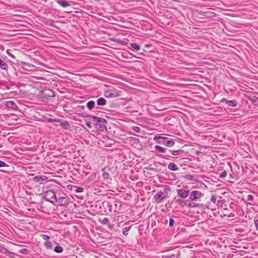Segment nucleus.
I'll list each match as a JSON object with an SVG mask.
<instances>
[{
    "label": "nucleus",
    "mask_w": 258,
    "mask_h": 258,
    "mask_svg": "<svg viewBox=\"0 0 258 258\" xmlns=\"http://www.w3.org/2000/svg\"><path fill=\"white\" fill-rule=\"evenodd\" d=\"M102 223L104 224H109V219L107 218H104L102 220Z\"/></svg>",
    "instance_id": "39"
},
{
    "label": "nucleus",
    "mask_w": 258,
    "mask_h": 258,
    "mask_svg": "<svg viewBox=\"0 0 258 258\" xmlns=\"http://www.w3.org/2000/svg\"><path fill=\"white\" fill-rule=\"evenodd\" d=\"M102 171H103L102 176L104 178V179H109L110 175L107 172L105 171V169H103Z\"/></svg>",
    "instance_id": "29"
},
{
    "label": "nucleus",
    "mask_w": 258,
    "mask_h": 258,
    "mask_svg": "<svg viewBox=\"0 0 258 258\" xmlns=\"http://www.w3.org/2000/svg\"><path fill=\"white\" fill-rule=\"evenodd\" d=\"M47 177L44 175H38L33 177V180L35 182L42 184L43 182L47 179Z\"/></svg>",
    "instance_id": "11"
},
{
    "label": "nucleus",
    "mask_w": 258,
    "mask_h": 258,
    "mask_svg": "<svg viewBox=\"0 0 258 258\" xmlns=\"http://www.w3.org/2000/svg\"><path fill=\"white\" fill-rule=\"evenodd\" d=\"M165 154L161 156V157L166 160H169L170 158H172L173 157L171 155V152H168L166 151L164 153Z\"/></svg>",
    "instance_id": "26"
},
{
    "label": "nucleus",
    "mask_w": 258,
    "mask_h": 258,
    "mask_svg": "<svg viewBox=\"0 0 258 258\" xmlns=\"http://www.w3.org/2000/svg\"><path fill=\"white\" fill-rule=\"evenodd\" d=\"M184 177L185 179L189 181H194L195 180L194 176L190 174H186L184 176Z\"/></svg>",
    "instance_id": "31"
},
{
    "label": "nucleus",
    "mask_w": 258,
    "mask_h": 258,
    "mask_svg": "<svg viewBox=\"0 0 258 258\" xmlns=\"http://www.w3.org/2000/svg\"><path fill=\"white\" fill-rule=\"evenodd\" d=\"M86 106H87V107L89 110H92V109H93L95 107V102L93 100H90L87 103Z\"/></svg>",
    "instance_id": "22"
},
{
    "label": "nucleus",
    "mask_w": 258,
    "mask_h": 258,
    "mask_svg": "<svg viewBox=\"0 0 258 258\" xmlns=\"http://www.w3.org/2000/svg\"><path fill=\"white\" fill-rule=\"evenodd\" d=\"M67 204V195L63 193L57 192L56 201H55L54 205H59L60 206H63Z\"/></svg>",
    "instance_id": "3"
},
{
    "label": "nucleus",
    "mask_w": 258,
    "mask_h": 258,
    "mask_svg": "<svg viewBox=\"0 0 258 258\" xmlns=\"http://www.w3.org/2000/svg\"><path fill=\"white\" fill-rule=\"evenodd\" d=\"M132 48L136 50H139L140 49V46L137 43H131L130 44Z\"/></svg>",
    "instance_id": "27"
},
{
    "label": "nucleus",
    "mask_w": 258,
    "mask_h": 258,
    "mask_svg": "<svg viewBox=\"0 0 258 258\" xmlns=\"http://www.w3.org/2000/svg\"><path fill=\"white\" fill-rule=\"evenodd\" d=\"M57 3L60 6L64 8L71 6L70 3L67 0H58Z\"/></svg>",
    "instance_id": "18"
},
{
    "label": "nucleus",
    "mask_w": 258,
    "mask_h": 258,
    "mask_svg": "<svg viewBox=\"0 0 258 258\" xmlns=\"http://www.w3.org/2000/svg\"><path fill=\"white\" fill-rule=\"evenodd\" d=\"M180 255V253L179 251H177L176 253H172L171 254H169L168 255L163 256V258H175L176 257L177 258L178 256Z\"/></svg>",
    "instance_id": "24"
},
{
    "label": "nucleus",
    "mask_w": 258,
    "mask_h": 258,
    "mask_svg": "<svg viewBox=\"0 0 258 258\" xmlns=\"http://www.w3.org/2000/svg\"><path fill=\"white\" fill-rule=\"evenodd\" d=\"M227 174V171L226 170H224L221 173V174H220V177L221 178H224L226 176Z\"/></svg>",
    "instance_id": "36"
},
{
    "label": "nucleus",
    "mask_w": 258,
    "mask_h": 258,
    "mask_svg": "<svg viewBox=\"0 0 258 258\" xmlns=\"http://www.w3.org/2000/svg\"><path fill=\"white\" fill-rule=\"evenodd\" d=\"M61 126L64 128L65 130H69L70 129V123L68 121H65L61 122Z\"/></svg>",
    "instance_id": "25"
},
{
    "label": "nucleus",
    "mask_w": 258,
    "mask_h": 258,
    "mask_svg": "<svg viewBox=\"0 0 258 258\" xmlns=\"http://www.w3.org/2000/svg\"><path fill=\"white\" fill-rule=\"evenodd\" d=\"M254 223H255L256 229L258 230V219H256L254 220Z\"/></svg>",
    "instance_id": "45"
},
{
    "label": "nucleus",
    "mask_w": 258,
    "mask_h": 258,
    "mask_svg": "<svg viewBox=\"0 0 258 258\" xmlns=\"http://www.w3.org/2000/svg\"><path fill=\"white\" fill-rule=\"evenodd\" d=\"M85 116L90 117V120L94 121L96 122H97V123H96V125H98L99 126V127L101 128V131H103L104 129H106V127L105 125V123L106 122V120L105 118L96 116L95 115H89L88 114Z\"/></svg>",
    "instance_id": "1"
},
{
    "label": "nucleus",
    "mask_w": 258,
    "mask_h": 258,
    "mask_svg": "<svg viewBox=\"0 0 258 258\" xmlns=\"http://www.w3.org/2000/svg\"><path fill=\"white\" fill-rule=\"evenodd\" d=\"M254 199V197L252 195H248L247 197V201H252Z\"/></svg>",
    "instance_id": "42"
},
{
    "label": "nucleus",
    "mask_w": 258,
    "mask_h": 258,
    "mask_svg": "<svg viewBox=\"0 0 258 258\" xmlns=\"http://www.w3.org/2000/svg\"><path fill=\"white\" fill-rule=\"evenodd\" d=\"M76 192H82L83 191V188L81 187H78L76 188L75 190Z\"/></svg>",
    "instance_id": "41"
},
{
    "label": "nucleus",
    "mask_w": 258,
    "mask_h": 258,
    "mask_svg": "<svg viewBox=\"0 0 258 258\" xmlns=\"http://www.w3.org/2000/svg\"><path fill=\"white\" fill-rule=\"evenodd\" d=\"M140 55H145L144 54L143 52H140Z\"/></svg>",
    "instance_id": "49"
},
{
    "label": "nucleus",
    "mask_w": 258,
    "mask_h": 258,
    "mask_svg": "<svg viewBox=\"0 0 258 258\" xmlns=\"http://www.w3.org/2000/svg\"><path fill=\"white\" fill-rule=\"evenodd\" d=\"M57 195V192L51 189L47 190L44 192V199L53 204H55V201H56Z\"/></svg>",
    "instance_id": "2"
},
{
    "label": "nucleus",
    "mask_w": 258,
    "mask_h": 258,
    "mask_svg": "<svg viewBox=\"0 0 258 258\" xmlns=\"http://www.w3.org/2000/svg\"><path fill=\"white\" fill-rule=\"evenodd\" d=\"M54 251L56 252V253H61L63 252V248L60 246H56L54 249Z\"/></svg>",
    "instance_id": "28"
},
{
    "label": "nucleus",
    "mask_w": 258,
    "mask_h": 258,
    "mask_svg": "<svg viewBox=\"0 0 258 258\" xmlns=\"http://www.w3.org/2000/svg\"><path fill=\"white\" fill-rule=\"evenodd\" d=\"M7 53H8V54L9 56H11L12 57H13V58L15 57L14 55L12 53L10 52V50H7Z\"/></svg>",
    "instance_id": "44"
},
{
    "label": "nucleus",
    "mask_w": 258,
    "mask_h": 258,
    "mask_svg": "<svg viewBox=\"0 0 258 258\" xmlns=\"http://www.w3.org/2000/svg\"><path fill=\"white\" fill-rule=\"evenodd\" d=\"M202 15L206 18H213L216 16V14L211 11H205L202 12Z\"/></svg>",
    "instance_id": "15"
},
{
    "label": "nucleus",
    "mask_w": 258,
    "mask_h": 258,
    "mask_svg": "<svg viewBox=\"0 0 258 258\" xmlns=\"http://www.w3.org/2000/svg\"><path fill=\"white\" fill-rule=\"evenodd\" d=\"M183 198H174V200L176 203L179 205L181 207H184V206H187V203L188 201H184L183 200Z\"/></svg>",
    "instance_id": "12"
},
{
    "label": "nucleus",
    "mask_w": 258,
    "mask_h": 258,
    "mask_svg": "<svg viewBox=\"0 0 258 258\" xmlns=\"http://www.w3.org/2000/svg\"><path fill=\"white\" fill-rule=\"evenodd\" d=\"M203 206V204L196 203L194 202H190L189 200H188L187 203V206L190 208H201Z\"/></svg>",
    "instance_id": "13"
},
{
    "label": "nucleus",
    "mask_w": 258,
    "mask_h": 258,
    "mask_svg": "<svg viewBox=\"0 0 258 258\" xmlns=\"http://www.w3.org/2000/svg\"><path fill=\"white\" fill-rule=\"evenodd\" d=\"M252 103L254 105H258V97L252 100Z\"/></svg>",
    "instance_id": "43"
},
{
    "label": "nucleus",
    "mask_w": 258,
    "mask_h": 258,
    "mask_svg": "<svg viewBox=\"0 0 258 258\" xmlns=\"http://www.w3.org/2000/svg\"><path fill=\"white\" fill-rule=\"evenodd\" d=\"M107 101L103 97H100L96 100V104L98 106H104L106 104Z\"/></svg>",
    "instance_id": "14"
},
{
    "label": "nucleus",
    "mask_w": 258,
    "mask_h": 258,
    "mask_svg": "<svg viewBox=\"0 0 258 258\" xmlns=\"http://www.w3.org/2000/svg\"><path fill=\"white\" fill-rule=\"evenodd\" d=\"M6 106L7 108L11 109L13 110H17L18 106L15 102L13 101H8L6 102Z\"/></svg>",
    "instance_id": "10"
},
{
    "label": "nucleus",
    "mask_w": 258,
    "mask_h": 258,
    "mask_svg": "<svg viewBox=\"0 0 258 258\" xmlns=\"http://www.w3.org/2000/svg\"><path fill=\"white\" fill-rule=\"evenodd\" d=\"M248 204H249L250 205H251V206H253V205H254V204H252V203H249Z\"/></svg>",
    "instance_id": "50"
},
{
    "label": "nucleus",
    "mask_w": 258,
    "mask_h": 258,
    "mask_svg": "<svg viewBox=\"0 0 258 258\" xmlns=\"http://www.w3.org/2000/svg\"><path fill=\"white\" fill-rule=\"evenodd\" d=\"M21 64L23 65L22 68L24 70H27V71L30 70V68H33V67H34V66H33L32 64H30V63H27V62H24V61H22L21 62Z\"/></svg>",
    "instance_id": "19"
},
{
    "label": "nucleus",
    "mask_w": 258,
    "mask_h": 258,
    "mask_svg": "<svg viewBox=\"0 0 258 258\" xmlns=\"http://www.w3.org/2000/svg\"><path fill=\"white\" fill-rule=\"evenodd\" d=\"M10 166L8 165L4 161L0 160V167H9Z\"/></svg>",
    "instance_id": "34"
},
{
    "label": "nucleus",
    "mask_w": 258,
    "mask_h": 258,
    "mask_svg": "<svg viewBox=\"0 0 258 258\" xmlns=\"http://www.w3.org/2000/svg\"><path fill=\"white\" fill-rule=\"evenodd\" d=\"M29 250L26 248H24L20 250L21 253L26 254L29 253Z\"/></svg>",
    "instance_id": "35"
},
{
    "label": "nucleus",
    "mask_w": 258,
    "mask_h": 258,
    "mask_svg": "<svg viewBox=\"0 0 258 258\" xmlns=\"http://www.w3.org/2000/svg\"><path fill=\"white\" fill-rule=\"evenodd\" d=\"M157 140H158L157 141L158 143L162 144L167 147H171L175 144L174 140L166 137H159L157 138Z\"/></svg>",
    "instance_id": "4"
},
{
    "label": "nucleus",
    "mask_w": 258,
    "mask_h": 258,
    "mask_svg": "<svg viewBox=\"0 0 258 258\" xmlns=\"http://www.w3.org/2000/svg\"><path fill=\"white\" fill-rule=\"evenodd\" d=\"M175 223L174 220L173 218L169 219V226L172 227L173 226L174 224Z\"/></svg>",
    "instance_id": "38"
},
{
    "label": "nucleus",
    "mask_w": 258,
    "mask_h": 258,
    "mask_svg": "<svg viewBox=\"0 0 258 258\" xmlns=\"http://www.w3.org/2000/svg\"><path fill=\"white\" fill-rule=\"evenodd\" d=\"M0 68L4 70H7L8 69V64L1 58H0Z\"/></svg>",
    "instance_id": "21"
},
{
    "label": "nucleus",
    "mask_w": 258,
    "mask_h": 258,
    "mask_svg": "<svg viewBox=\"0 0 258 258\" xmlns=\"http://www.w3.org/2000/svg\"><path fill=\"white\" fill-rule=\"evenodd\" d=\"M41 236L44 240H46L47 241H48V240L50 239V236L47 235L41 234Z\"/></svg>",
    "instance_id": "37"
},
{
    "label": "nucleus",
    "mask_w": 258,
    "mask_h": 258,
    "mask_svg": "<svg viewBox=\"0 0 258 258\" xmlns=\"http://www.w3.org/2000/svg\"><path fill=\"white\" fill-rule=\"evenodd\" d=\"M4 250H5V251H6L7 252H8V249H7V248H4Z\"/></svg>",
    "instance_id": "52"
},
{
    "label": "nucleus",
    "mask_w": 258,
    "mask_h": 258,
    "mask_svg": "<svg viewBox=\"0 0 258 258\" xmlns=\"http://www.w3.org/2000/svg\"><path fill=\"white\" fill-rule=\"evenodd\" d=\"M104 96L106 98H115L119 96V93L117 91L107 90L104 91Z\"/></svg>",
    "instance_id": "8"
},
{
    "label": "nucleus",
    "mask_w": 258,
    "mask_h": 258,
    "mask_svg": "<svg viewBox=\"0 0 258 258\" xmlns=\"http://www.w3.org/2000/svg\"><path fill=\"white\" fill-rule=\"evenodd\" d=\"M1 49H2V50H4V46H1Z\"/></svg>",
    "instance_id": "51"
},
{
    "label": "nucleus",
    "mask_w": 258,
    "mask_h": 258,
    "mask_svg": "<svg viewBox=\"0 0 258 258\" xmlns=\"http://www.w3.org/2000/svg\"><path fill=\"white\" fill-rule=\"evenodd\" d=\"M86 125L90 128H91L92 126L91 125V122H89V121H87L86 122Z\"/></svg>",
    "instance_id": "46"
},
{
    "label": "nucleus",
    "mask_w": 258,
    "mask_h": 258,
    "mask_svg": "<svg viewBox=\"0 0 258 258\" xmlns=\"http://www.w3.org/2000/svg\"><path fill=\"white\" fill-rule=\"evenodd\" d=\"M168 168L172 171H177L179 170L177 165L174 163H170L168 165Z\"/></svg>",
    "instance_id": "20"
},
{
    "label": "nucleus",
    "mask_w": 258,
    "mask_h": 258,
    "mask_svg": "<svg viewBox=\"0 0 258 258\" xmlns=\"http://www.w3.org/2000/svg\"><path fill=\"white\" fill-rule=\"evenodd\" d=\"M204 196L200 191L194 190L190 191L189 195V200L190 201H197L200 198Z\"/></svg>",
    "instance_id": "5"
},
{
    "label": "nucleus",
    "mask_w": 258,
    "mask_h": 258,
    "mask_svg": "<svg viewBox=\"0 0 258 258\" xmlns=\"http://www.w3.org/2000/svg\"><path fill=\"white\" fill-rule=\"evenodd\" d=\"M168 196V192L166 189H164L163 191H160L157 192L154 197V199L158 203H160L161 201L165 199Z\"/></svg>",
    "instance_id": "6"
},
{
    "label": "nucleus",
    "mask_w": 258,
    "mask_h": 258,
    "mask_svg": "<svg viewBox=\"0 0 258 258\" xmlns=\"http://www.w3.org/2000/svg\"><path fill=\"white\" fill-rule=\"evenodd\" d=\"M234 215L233 213H231V214H229V215L228 216V217H229V218L232 217H233V216H234Z\"/></svg>",
    "instance_id": "48"
},
{
    "label": "nucleus",
    "mask_w": 258,
    "mask_h": 258,
    "mask_svg": "<svg viewBox=\"0 0 258 258\" xmlns=\"http://www.w3.org/2000/svg\"><path fill=\"white\" fill-rule=\"evenodd\" d=\"M124 225L125 226L122 229V233L124 235H127L128 231H130L132 226H130L128 223H125Z\"/></svg>",
    "instance_id": "17"
},
{
    "label": "nucleus",
    "mask_w": 258,
    "mask_h": 258,
    "mask_svg": "<svg viewBox=\"0 0 258 258\" xmlns=\"http://www.w3.org/2000/svg\"><path fill=\"white\" fill-rule=\"evenodd\" d=\"M133 130L136 132V133H140L141 129L140 128V127H139V126H134L132 128Z\"/></svg>",
    "instance_id": "33"
},
{
    "label": "nucleus",
    "mask_w": 258,
    "mask_h": 258,
    "mask_svg": "<svg viewBox=\"0 0 258 258\" xmlns=\"http://www.w3.org/2000/svg\"><path fill=\"white\" fill-rule=\"evenodd\" d=\"M155 149L157 151L162 153H164L166 151H167L168 152H170V150L167 149V148H164L158 145L155 146Z\"/></svg>",
    "instance_id": "16"
},
{
    "label": "nucleus",
    "mask_w": 258,
    "mask_h": 258,
    "mask_svg": "<svg viewBox=\"0 0 258 258\" xmlns=\"http://www.w3.org/2000/svg\"><path fill=\"white\" fill-rule=\"evenodd\" d=\"M189 192L190 190L188 189L187 187L177 189V195L183 199H185L188 196L189 197Z\"/></svg>",
    "instance_id": "7"
},
{
    "label": "nucleus",
    "mask_w": 258,
    "mask_h": 258,
    "mask_svg": "<svg viewBox=\"0 0 258 258\" xmlns=\"http://www.w3.org/2000/svg\"><path fill=\"white\" fill-rule=\"evenodd\" d=\"M170 152L173 156H177L182 155L183 153V151L182 150H170Z\"/></svg>",
    "instance_id": "23"
},
{
    "label": "nucleus",
    "mask_w": 258,
    "mask_h": 258,
    "mask_svg": "<svg viewBox=\"0 0 258 258\" xmlns=\"http://www.w3.org/2000/svg\"><path fill=\"white\" fill-rule=\"evenodd\" d=\"M217 200V197L216 196H212L211 198V201L213 202L214 204L216 203Z\"/></svg>",
    "instance_id": "40"
},
{
    "label": "nucleus",
    "mask_w": 258,
    "mask_h": 258,
    "mask_svg": "<svg viewBox=\"0 0 258 258\" xmlns=\"http://www.w3.org/2000/svg\"><path fill=\"white\" fill-rule=\"evenodd\" d=\"M45 247L47 249H52V243L51 241H46L44 244Z\"/></svg>",
    "instance_id": "30"
},
{
    "label": "nucleus",
    "mask_w": 258,
    "mask_h": 258,
    "mask_svg": "<svg viewBox=\"0 0 258 258\" xmlns=\"http://www.w3.org/2000/svg\"><path fill=\"white\" fill-rule=\"evenodd\" d=\"M222 201H218V203H221V202H222Z\"/></svg>",
    "instance_id": "53"
},
{
    "label": "nucleus",
    "mask_w": 258,
    "mask_h": 258,
    "mask_svg": "<svg viewBox=\"0 0 258 258\" xmlns=\"http://www.w3.org/2000/svg\"><path fill=\"white\" fill-rule=\"evenodd\" d=\"M47 120L49 122H60V119H57V118H54V119L49 118V119H48Z\"/></svg>",
    "instance_id": "32"
},
{
    "label": "nucleus",
    "mask_w": 258,
    "mask_h": 258,
    "mask_svg": "<svg viewBox=\"0 0 258 258\" xmlns=\"http://www.w3.org/2000/svg\"><path fill=\"white\" fill-rule=\"evenodd\" d=\"M152 45L151 44H145V46L146 48H149Z\"/></svg>",
    "instance_id": "47"
},
{
    "label": "nucleus",
    "mask_w": 258,
    "mask_h": 258,
    "mask_svg": "<svg viewBox=\"0 0 258 258\" xmlns=\"http://www.w3.org/2000/svg\"><path fill=\"white\" fill-rule=\"evenodd\" d=\"M221 102H225L229 106L231 107H236L237 105L236 100H228L226 98H223L221 100Z\"/></svg>",
    "instance_id": "9"
}]
</instances>
